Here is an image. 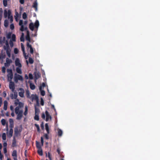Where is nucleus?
Listing matches in <instances>:
<instances>
[{
    "label": "nucleus",
    "instance_id": "3c124183",
    "mask_svg": "<svg viewBox=\"0 0 160 160\" xmlns=\"http://www.w3.org/2000/svg\"><path fill=\"white\" fill-rule=\"evenodd\" d=\"M18 48H14V53L15 54H17L18 53Z\"/></svg>",
    "mask_w": 160,
    "mask_h": 160
},
{
    "label": "nucleus",
    "instance_id": "f3484780",
    "mask_svg": "<svg viewBox=\"0 0 160 160\" xmlns=\"http://www.w3.org/2000/svg\"><path fill=\"white\" fill-rule=\"evenodd\" d=\"M8 102L7 101H5L4 102L3 109L5 110H6L7 109Z\"/></svg>",
    "mask_w": 160,
    "mask_h": 160
},
{
    "label": "nucleus",
    "instance_id": "58836bf2",
    "mask_svg": "<svg viewBox=\"0 0 160 160\" xmlns=\"http://www.w3.org/2000/svg\"><path fill=\"white\" fill-rule=\"evenodd\" d=\"M8 0H3V5L4 7H6L7 5V1Z\"/></svg>",
    "mask_w": 160,
    "mask_h": 160
},
{
    "label": "nucleus",
    "instance_id": "423d86ee",
    "mask_svg": "<svg viewBox=\"0 0 160 160\" xmlns=\"http://www.w3.org/2000/svg\"><path fill=\"white\" fill-rule=\"evenodd\" d=\"M9 88L11 89L12 91H13L15 89V84L13 82L10 80L9 84Z\"/></svg>",
    "mask_w": 160,
    "mask_h": 160
},
{
    "label": "nucleus",
    "instance_id": "72a5a7b5",
    "mask_svg": "<svg viewBox=\"0 0 160 160\" xmlns=\"http://www.w3.org/2000/svg\"><path fill=\"white\" fill-rule=\"evenodd\" d=\"M28 61L30 63L32 64L34 62V60H33V59L30 58L29 57L28 59Z\"/></svg>",
    "mask_w": 160,
    "mask_h": 160
},
{
    "label": "nucleus",
    "instance_id": "e433bc0d",
    "mask_svg": "<svg viewBox=\"0 0 160 160\" xmlns=\"http://www.w3.org/2000/svg\"><path fill=\"white\" fill-rule=\"evenodd\" d=\"M22 17L24 19H25L27 18V14L26 12H24L23 13Z\"/></svg>",
    "mask_w": 160,
    "mask_h": 160
},
{
    "label": "nucleus",
    "instance_id": "9d476101",
    "mask_svg": "<svg viewBox=\"0 0 160 160\" xmlns=\"http://www.w3.org/2000/svg\"><path fill=\"white\" fill-rule=\"evenodd\" d=\"M21 47L22 50L23 52V55L25 57V58L26 59H27V57L28 56H26V53H25V51L24 46L22 43H21Z\"/></svg>",
    "mask_w": 160,
    "mask_h": 160
},
{
    "label": "nucleus",
    "instance_id": "1a4fd4ad",
    "mask_svg": "<svg viewBox=\"0 0 160 160\" xmlns=\"http://www.w3.org/2000/svg\"><path fill=\"white\" fill-rule=\"evenodd\" d=\"M31 99L32 101L36 100L38 103V98L36 95L32 94L31 95Z\"/></svg>",
    "mask_w": 160,
    "mask_h": 160
},
{
    "label": "nucleus",
    "instance_id": "052dcab7",
    "mask_svg": "<svg viewBox=\"0 0 160 160\" xmlns=\"http://www.w3.org/2000/svg\"><path fill=\"white\" fill-rule=\"evenodd\" d=\"M20 30L22 32H23L24 31V27L23 25L21 26V28H20Z\"/></svg>",
    "mask_w": 160,
    "mask_h": 160
},
{
    "label": "nucleus",
    "instance_id": "4be33fe9",
    "mask_svg": "<svg viewBox=\"0 0 160 160\" xmlns=\"http://www.w3.org/2000/svg\"><path fill=\"white\" fill-rule=\"evenodd\" d=\"M39 25V24L38 21V20H36L34 25L35 27L36 28H38Z\"/></svg>",
    "mask_w": 160,
    "mask_h": 160
},
{
    "label": "nucleus",
    "instance_id": "13d9d810",
    "mask_svg": "<svg viewBox=\"0 0 160 160\" xmlns=\"http://www.w3.org/2000/svg\"><path fill=\"white\" fill-rule=\"evenodd\" d=\"M42 118L44 119L45 118V115L44 113L43 112L42 113Z\"/></svg>",
    "mask_w": 160,
    "mask_h": 160
},
{
    "label": "nucleus",
    "instance_id": "5701e85b",
    "mask_svg": "<svg viewBox=\"0 0 160 160\" xmlns=\"http://www.w3.org/2000/svg\"><path fill=\"white\" fill-rule=\"evenodd\" d=\"M19 68V67H17L16 68V71L18 73L21 74L22 73V71Z\"/></svg>",
    "mask_w": 160,
    "mask_h": 160
},
{
    "label": "nucleus",
    "instance_id": "0eeeda50",
    "mask_svg": "<svg viewBox=\"0 0 160 160\" xmlns=\"http://www.w3.org/2000/svg\"><path fill=\"white\" fill-rule=\"evenodd\" d=\"M19 90L20 91V92L18 93L19 96L23 98L24 96V94L25 92L24 89L22 88H20L19 89Z\"/></svg>",
    "mask_w": 160,
    "mask_h": 160
},
{
    "label": "nucleus",
    "instance_id": "473e14b6",
    "mask_svg": "<svg viewBox=\"0 0 160 160\" xmlns=\"http://www.w3.org/2000/svg\"><path fill=\"white\" fill-rule=\"evenodd\" d=\"M3 13V10L2 8H0V21L2 19V14Z\"/></svg>",
    "mask_w": 160,
    "mask_h": 160
},
{
    "label": "nucleus",
    "instance_id": "0e129e2a",
    "mask_svg": "<svg viewBox=\"0 0 160 160\" xmlns=\"http://www.w3.org/2000/svg\"><path fill=\"white\" fill-rule=\"evenodd\" d=\"M41 104L42 106H43L44 105V101L42 98H41Z\"/></svg>",
    "mask_w": 160,
    "mask_h": 160
},
{
    "label": "nucleus",
    "instance_id": "4d7b16f0",
    "mask_svg": "<svg viewBox=\"0 0 160 160\" xmlns=\"http://www.w3.org/2000/svg\"><path fill=\"white\" fill-rule=\"evenodd\" d=\"M48 157L50 160H51V156L49 152H48Z\"/></svg>",
    "mask_w": 160,
    "mask_h": 160
},
{
    "label": "nucleus",
    "instance_id": "bf43d9fd",
    "mask_svg": "<svg viewBox=\"0 0 160 160\" xmlns=\"http://www.w3.org/2000/svg\"><path fill=\"white\" fill-rule=\"evenodd\" d=\"M30 52L31 54H33V50L32 47L30 48Z\"/></svg>",
    "mask_w": 160,
    "mask_h": 160
},
{
    "label": "nucleus",
    "instance_id": "ddd939ff",
    "mask_svg": "<svg viewBox=\"0 0 160 160\" xmlns=\"http://www.w3.org/2000/svg\"><path fill=\"white\" fill-rule=\"evenodd\" d=\"M27 35L26 36V39L29 42H31V39L30 36L29 32L28 30H27L26 32Z\"/></svg>",
    "mask_w": 160,
    "mask_h": 160
},
{
    "label": "nucleus",
    "instance_id": "603ef678",
    "mask_svg": "<svg viewBox=\"0 0 160 160\" xmlns=\"http://www.w3.org/2000/svg\"><path fill=\"white\" fill-rule=\"evenodd\" d=\"M27 46L28 48H30L32 47V45L29 44V42L27 43Z\"/></svg>",
    "mask_w": 160,
    "mask_h": 160
},
{
    "label": "nucleus",
    "instance_id": "79ce46f5",
    "mask_svg": "<svg viewBox=\"0 0 160 160\" xmlns=\"http://www.w3.org/2000/svg\"><path fill=\"white\" fill-rule=\"evenodd\" d=\"M12 41H16V36L15 34H13L12 35Z\"/></svg>",
    "mask_w": 160,
    "mask_h": 160
},
{
    "label": "nucleus",
    "instance_id": "5fc2aeb1",
    "mask_svg": "<svg viewBox=\"0 0 160 160\" xmlns=\"http://www.w3.org/2000/svg\"><path fill=\"white\" fill-rule=\"evenodd\" d=\"M14 26L13 24H11L10 25V28L11 30H13L14 29Z\"/></svg>",
    "mask_w": 160,
    "mask_h": 160
},
{
    "label": "nucleus",
    "instance_id": "8fccbe9b",
    "mask_svg": "<svg viewBox=\"0 0 160 160\" xmlns=\"http://www.w3.org/2000/svg\"><path fill=\"white\" fill-rule=\"evenodd\" d=\"M41 142L42 144V146L43 145L44 141L43 138L42 137H41Z\"/></svg>",
    "mask_w": 160,
    "mask_h": 160
},
{
    "label": "nucleus",
    "instance_id": "f257e3e1",
    "mask_svg": "<svg viewBox=\"0 0 160 160\" xmlns=\"http://www.w3.org/2000/svg\"><path fill=\"white\" fill-rule=\"evenodd\" d=\"M15 112V113L17 115L16 119L18 120H20L23 116V110H19L18 108L16 107Z\"/></svg>",
    "mask_w": 160,
    "mask_h": 160
},
{
    "label": "nucleus",
    "instance_id": "a18cd8bd",
    "mask_svg": "<svg viewBox=\"0 0 160 160\" xmlns=\"http://www.w3.org/2000/svg\"><path fill=\"white\" fill-rule=\"evenodd\" d=\"M19 100L18 99H17L15 101L14 104L15 106H17L19 102Z\"/></svg>",
    "mask_w": 160,
    "mask_h": 160
},
{
    "label": "nucleus",
    "instance_id": "39448f33",
    "mask_svg": "<svg viewBox=\"0 0 160 160\" xmlns=\"http://www.w3.org/2000/svg\"><path fill=\"white\" fill-rule=\"evenodd\" d=\"M12 62V60L8 58H7L6 59V62L4 63V66L5 67H8Z\"/></svg>",
    "mask_w": 160,
    "mask_h": 160
},
{
    "label": "nucleus",
    "instance_id": "7ed1b4c3",
    "mask_svg": "<svg viewBox=\"0 0 160 160\" xmlns=\"http://www.w3.org/2000/svg\"><path fill=\"white\" fill-rule=\"evenodd\" d=\"M7 72L8 73L7 75L8 77L10 79V80H11L13 78V73L12 70L11 69H7Z\"/></svg>",
    "mask_w": 160,
    "mask_h": 160
},
{
    "label": "nucleus",
    "instance_id": "69168bd1",
    "mask_svg": "<svg viewBox=\"0 0 160 160\" xmlns=\"http://www.w3.org/2000/svg\"><path fill=\"white\" fill-rule=\"evenodd\" d=\"M41 127L42 129L43 130L44 129V126L43 125V122H42L41 124Z\"/></svg>",
    "mask_w": 160,
    "mask_h": 160
},
{
    "label": "nucleus",
    "instance_id": "b1692460",
    "mask_svg": "<svg viewBox=\"0 0 160 160\" xmlns=\"http://www.w3.org/2000/svg\"><path fill=\"white\" fill-rule=\"evenodd\" d=\"M39 89H40V90L41 91V95H42V96H44L45 95V91L44 90H41V86L39 87Z\"/></svg>",
    "mask_w": 160,
    "mask_h": 160
},
{
    "label": "nucleus",
    "instance_id": "412c9836",
    "mask_svg": "<svg viewBox=\"0 0 160 160\" xmlns=\"http://www.w3.org/2000/svg\"><path fill=\"white\" fill-rule=\"evenodd\" d=\"M38 153L40 156H42L43 155L42 151V148L38 149Z\"/></svg>",
    "mask_w": 160,
    "mask_h": 160
},
{
    "label": "nucleus",
    "instance_id": "aec40b11",
    "mask_svg": "<svg viewBox=\"0 0 160 160\" xmlns=\"http://www.w3.org/2000/svg\"><path fill=\"white\" fill-rule=\"evenodd\" d=\"M24 106V104L23 103L20 102L18 104V106L16 107H18V108L19 110H20V108H22Z\"/></svg>",
    "mask_w": 160,
    "mask_h": 160
},
{
    "label": "nucleus",
    "instance_id": "20e7f679",
    "mask_svg": "<svg viewBox=\"0 0 160 160\" xmlns=\"http://www.w3.org/2000/svg\"><path fill=\"white\" fill-rule=\"evenodd\" d=\"M6 131L8 132L7 133V135L10 138L13 135V129L12 128H10L9 132H8V125L6 127Z\"/></svg>",
    "mask_w": 160,
    "mask_h": 160
},
{
    "label": "nucleus",
    "instance_id": "a878e982",
    "mask_svg": "<svg viewBox=\"0 0 160 160\" xmlns=\"http://www.w3.org/2000/svg\"><path fill=\"white\" fill-rule=\"evenodd\" d=\"M36 147L37 148L39 149V148H42L41 146V144L39 142L36 141Z\"/></svg>",
    "mask_w": 160,
    "mask_h": 160
},
{
    "label": "nucleus",
    "instance_id": "680f3d73",
    "mask_svg": "<svg viewBox=\"0 0 160 160\" xmlns=\"http://www.w3.org/2000/svg\"><path fill=\"white\" fill-rule=\"evenodd\" d=\"M19 24L20 26L23 25V21L22 20H20L19 21Z\"/></svg>",
    "mask_w": 160,
    "mask_h": 160
},
{
    "label": "nucleus",
    "instance_id": "f704fd0d",
    "mask_svg": "<svg viewBox=\"0 0 160 160\" xmlns=\"http://www.w3.org/2000/svg\"><path fill=\"white\" fill-rule=\"evenodd\" d=\"M8 21L7 20H5L4 21V26L5 27H7L8 26Z\"/></svg>",
    "mask_w": 160,
    "mask_h": 160
},
{
    "label": "nucleus",
    "instance_id": "6e6552de",
    "mask_svg": "<svg viewBox=\"0 0 160 160\" xmlns=\"http://www.w3.org/2000/svg\"><path fill=\"white\" fill-rule=\"evenodd\" d=\"M45 114L46 115V122L48 121L49 119H51V116L49 114L47 111H46Z\"/></svg>",
    "mask_w": 160,
    "mask_h": 160
},
{
    "label": "nucleus",
    "instance_id": "6e6d98bb",
    "mask_svg": "<svg viewBox=\"0 0 160 160\" xmlns=\"http://www.w3.org/2000/svg\"><path fill=\"white\" fill-rule=\"evenodd\" d=\"M29 78L30 79H32L33 78V77L31 73H29Z\"/></svg>",
    "mask_w": 160,
    "mask_h": 160
},
{
    "label": "nucleus",
    "instance_id": "f03ea898",
    "mask_svg": "<svg viewBox=\"0 0 160 160\" xmlns=\"http://www.w3.org/2000/svg\"><path fill=\"white\" fill-rule=\"evenodd\" d=\"M14 81L16 82H17L18 80L22 81L23 80L22 77L18 74L15 73L14 77Z\"/></svg>",
    "mask_w": 160,
    "mask_h": 160
},
{
    "label": "nucleus",
    "instance_id": "4c0bfd02",
    "mask_svg": "<svg viewBox=\"0 0 160 160\" xmlns=\"http://www.w3.org/2000/svg\"><path fill=\"white\" fill-rule=\"evenodd\" d=\"M37 6H38V4H37V3L36 1L34 2L33 3V7L35 8V9H37Z\"/></svg>",
    "mask_w": 160,
    "mask_h": 160
},
{
    "label": "nucleus",
    "instance_id": "bb28decb",
    "mask_svg": "<svg viewBox=\"0 0 160 160\" xmlns=\"http://www.w3.org/2000/svg\"><path fill=\"white\" fill-rule=\"evenodd\" d=\"M62 131L60 129L58 130V135L59 136H62Z\"/></svg>",
    "mask_w": 160,
    "mask_h": 160
},
{
    "label": "nucleus",
    "instance_id": "9b49d317",
    "mask_svg": "<svg viewBox=\"0 0 160 160\" xmlns=\"http://www.w3.org/2000/svg\"><path fill=\"white\" fill-rule=\"evenodd\" d=\"M34 75L35 77V80L39 78L41 76V75L39 72H34Z\"/></svg>",
    "mask_w": 160,
    "mask_h": 160
},
{
    "label": "nucleus",
    "instance_id": "4468645a",
    "mask_svg": "<svg viewBox=\"0 0 160 160\" xmlns=\"http://www.w3.org/2000/svg\"><path fill=\"white\" fill-rule=\"evenodd\" d=\"M16 138L15 136H13V139L12 140V146L13 147H16Z\"/></svg>",
    "mask_w": 160,
    "mask_h": 160
},
{
    "label": "nucleus",
    "instance_id": "c85d7f7f",
    "mask_svg": "<svg viewBox=\"0 0 160 160\" xmlns=\"http://www.w3.org/2000/svg\"><path fill=\"white\" fill-rule=\"evenodd\" d=\"M35 116L34 117V119L37 121H38L39 120V117L38 115V113L37 114H35Z\"/></svg>",
    "mask_w": 160,
    "mask_h": 160
},
{
    "label": "nucleus",
    "instance_id": "ea45409f",
    "mask_svg": "<svg viewBox=\"0 0 160 160\" xmlns=\"http://www.w3.org/2000/svg\"><path fill=\"white\" fill-rule=\"evenodd\" d=\"M2 138L3 140H5L6 139V134L5 133H3L2 134Z\"/></svg>",
    "mask_w": 160,
    "mask_h": 160
},
{
    "label": "nucleus",
    "instance_id": "c756f323",
    "mask_svg": "<svg viewBox=\"0 0 160 160\" xmlns=\"http://www.w3.org/2000/svg\"><path fill=\"white\" fill-rule=\"evenodd\" d=\"M5 50L6 51V53L8 56L10 58L11 56V54L10 51H9V49H7L6 50Z\"/></svg>",
    "mask_w": 160,
    "mask_h": 160
},
{
    "label": "nucleus",
    "instance_id": "e2e57ef3",
    "mask_svg": "<svg viewBox=\"0 0 160 160\" xmlns=\"http://www.w3.org/2000/svg\"><path fill=\"white\" fill-rule=\"evenodd\" d=\"M13 126H14L13 123H12L10 124L9 127L10 128L12 129Z\"/></svg>",
    "mask_w": 160,
    "mask_h": 160
},
{
    "label": "nucleus",
    "instance_id": "864d4df0",
    "mask_svg": "<svg viewBox=\"0 0 160 160\" xmlns=\"http://www.w3.org/2000/svg\"><path fill=\"white\" fill-rule=\"evenodd\" d=\"M48 133H46L44 134V136L45 138L47 139H49V136H48Z\"/></svg>",
    "mask_w": 160,
    "mask_h": 160
},
{
    "label": "nucleus",
    "instance_id": "393cba45",
    "mask_svg": "<svg viewBox=\"0 0 160 160\" xmlns=\"http://www.w3.org/2000/svg\"><path fill=\"white\" fill-rule=\"evenodd\" d=\"M30 87L31 89L33 90L35 88V86L33 84L30 83Z\"/></svg>",
    "mask_w": 160,
    "mask_h": 160
},
{
    "label": "nucleus",
    "instance_id": "de8ad7c7",
    "mask_svg": "<svg viewBox=\"0 0 160 160\" xmlns=\"http://www.w3.org/2000/svg\"><path fill=\"white\" fill-rule=\"evenodd\" d=\"M39 110L36 107H35V114H37L38 113H39Z\"/></svg>",
    "mask_w": 160,
    "mask_h": 160
},
{
    "label": "nucleus",
    "instance_id": "774afa93",
    "mask_svg": "<svg viewBox=\"0 0 160 160\" xmlns=\"http://www.w3.org/2000/svg\"><path fill=\"white\" fill-rule=\"evenodd\" d=\"M17 93H14V98L16 99H17Z\"/></svg>",
    "mask_w": 160,
    "mask_h": 160
},
{
    "label": "nucleus",
    "instance_id": "37998d69",
    "mask_svg": "<svg viewBox=\"0 0 160 160\" xmlns=\"http://www.w3.org/2000/svg\"><path fill=\"white\" fill-rule=\"evenodd\" d=\"M2 72L5 73L6 72V68L5 67H2Z\"/></svg>",
    "mask_w": 160,
    "mask_h": 160
},
{
    "label": "nucleus",
    "instance_id": "2f4dec72",
    "mask_svg": "<svg viewBox=\"0 0 160 160\" xmlns=\"http://www.w3.org/2000/svg\"><path fill=\"white\" fill-rule=\"evenodd\" d=\"M1 122L2 125L4 126L6 123V121L4 119H2L1 120Z\"/></svg>",
    "mask_w": 160,
    "mask_h": 160
},
{
    "label": "nucleus",
    "instance_id": "a19ab883",
    "mask_svg": "<svg viewBox=\"0 0 160 160\" xmlns=\"http://www.w3.org/2000/svg\"><path fill=\"white\" fill-rule=\"evenodd\" d=\"M8 15V12L6 10H4V16L5 18H6Z\"/></svg>",
    "mask_w": 160,
    "mask_h": 160
},
{
    "label": "nucleus",
    "instance_id": "a211bd4d",
    "mask_svg": "<svg viewBox=\"0 0 160 160\" xmlns=\"http://www.w3.org/2000/svg\"><path fill=\"white\" fill-rule=\"evenodd\" d=\"M34 26L32 23L31 22L30 23L29 25V28L31 30L33 31L34 30Z\"/></svg>",
    "mask_w": 160,
    "mask_h": 160
},
{
    "label": "nucleus",
    "instance_id": "338daca9",
    "mask_svg": "<svg viewBox=\"0 0 160 160\" xmlns=\"http://www.w3.org/2000/svg\"><path fill=\"white\" fill-rule=\"evenodd\" d=\"M45 129H46H46H49V127H48V124L47 123H46L45 124Z\"/></svg>",
    "mask_w": 160,
    "mask_h": 160
},
{
    "label": "nucleus",
    "instance_id": "cd10ccee",
    "mask_svg": "<svg viewBox=\"0 0 160 160\" xmlns=\"http://www.w3.org/2000/svg\"><path fill=\"white\" fill-rule=\"evenodd\" d=\"M12 156L13 157L17 156V152L16 150H14L13 151V152H12Z\"/></svg>",
    "mask_w": 160,
    "mask_h": 160
},
{
    "label": "nucleus",
    "instance_id": "6ab92c4d",
    "mask_svg": "<svg viewBox=\"0 0 160 160\" xmlns=\"http://www.w3.org/2000/svg\"><path fill=\"white\" fill-rule=\"evenodd\" d=\"M5 38L4 37L2 38V37H1L0 38V44H2L5 42Z\"/></svg>",
    "mask_w": 160,
    "mask_h": 160
},
{
    "label": "nucleus",
    "instance_id": "c9c22d12",
    "mask_svg": "<svg viewBox=\"0 0 160 160\" xmlns=\"http://www.w3.org/2000/svg\"><path fill=\"white\" fill-rule=\"evenodd\" d=\"M28 109L27 106L25 107V110L24 112V115L26 116L28 113Z\"/></svg>",
    "mask_w": 160,
    "mask_h": 160
},
{
    "label": "nucleus",
    "instance_id": "49530a36",
    "mask_svg": "<svg viewBox=\"0 0 160 160\" xmlns=\"http://www.w3.org/2000/svg\"><path fill=\"white\" fill-rule=\"evenodd\" d=\"M11 12L10 10H9L8 11V18H9L11 16Z\"/></svg>",
    "mask_w": 160,
    "mask_h": 160
},
{
    "label": "nucleus",
    "instance_id": "7c9ffc66",
    "mask_svg": "<svg viewBox=\"0 0 160 160\" xmlns=\"http://www.w3.org/2000/svg\"><path fill=\"white\" fill-rule=\"evenodd\" d=\"M24 33H22V35H21L20 38V41L21 42H24Z\"/></svg>",
    "mask_w": 160,
    "mask_h": 160
},
{
    "label": "nucleus",
    "instance_id": "c03bdc74",
    "mask_svg": "<svg viewBox=\"0 0 160 160\" xmlns=\"http://www.w3.org/2000/svg\"><path fill=\"white\" fill-rule=\"evenodd\" d=\"M35 126L37 128L38 131V132H40V128H39V125L38 124H35Z\"/></svg>",
    "mask_w": 160,
    "mask_h": 160
},
{
    "label": "nucleus",
    "instance_id": "f8f14e48",
    "mask_svg": "<svg viewBox=\"0 0 160 160\" xmlns=\"http://www.w3.org/2000/svg\"><path fill=\"white\" fill-rule=\"evenodd\" d=\"M15 64L16 66H18L19 67H21L22 65L20 62V61L18 58H17L15 61Z\"/></svg>",
    "mask_w": 160,
    "mask_h": 160
},
{
    "label": "nucleus",
    "instance_id": "dca6fc26",
    "mask_svg": "<svg viewBox=\"0 0 160 160\" xmlns=\"http://www.w3.org/2000/svg\"><path fill=\"white\" fill-rule=\"evenodd\" d=\"M5 44H6V46H3V48H4V50H6L7 49H9V47L8 41H6Z\"/></svg>",
    "mask_w": 160,
    "mask_h": 160
},
{
    "label": "nucleus",
    "instance_id": "2eb2a0df",
    "mask_svg": "<svg viewBox=\"0 0 160 160\" xmlns=\"http://www.w3.org/2000/svg\"><path fill=\"white\" fill-rule=\"evenodd\" d=\"M21 132V131L20 130L19 131H18V128H15L14 130V136H15V138L17 137L19 134V132Z\"/></svg>",
    "mask_w": 160,
    "mask_h": 160
},
{
    "label": "nucleus",
    "instance_id": "09e8293b",
    "mask_svg": "<svg viewBox=\"0 0 160 160\" xmlns=\"http://www.w3.org/2000/svg\"><path fill=\"white\" fill-rule=\"evenodd\" d=\"M26 95L28 98H30V93L28 91L26 92Z\"/></svg>",
    "mask_w": 160,
    "mask_h": 160
}]
</instances>
